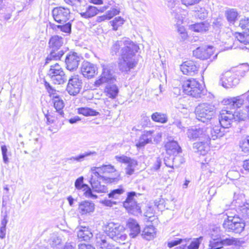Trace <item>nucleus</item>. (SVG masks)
I'll return each instance as SVG.
<instances>
[{"instance_id":"f257e3e1","label":"nucleus","mask_w":249,"mask_h":249,"mask_svg":"<svg viewBox=\"0 0 249 249\" xmlns=\"http://www.w3.org/2000/svg\"><path fill=\"white\" fill-rule=\"evenodd\" d=\"M139 46L128 38L114 41L110 48L112 55L120 56L119 59V70L123 72H128L136 67L137 61L135 59Z\"/></svg>"},{"instance_id":"f03ea898","label":"nucleus","mask_w":249,"mask_h":249,"mask_svg":"<svg viewBox=\"0 0 249 249\" xmlns=\"http://www.w3.org/2000/svg\"><path fill=\"white\" fill-rule=\"evenodd\" d=\"M95 169L96 171L93 173L98 179L104 180L109 183H117L121 179L120 173L111 164H103Z\"/></svg>"},{"instance_id":"7ed1b4c3","label":"nucleus","mask_w":249,"mask_h":249,"mask_svg":"<svg viewBox=\"0 0 249 249\" xmlns=\"http://www.w3.org/2000/svg\"><path fill=\"white\" fill-rule=\"evenodd\" d=\"M64 38L58 35L51 36L48 42V48L50 50V53L46 59V64L51 60H60L64 54V52L59 50L64 44Z\"/></svg>"},{"instance_id":"20e7f679","label":"nucleus","mask_w":249,"mask_h":249,"mask_svg":"<svg viewBox=\"0 0 249 249\" xmlns=\"http://www.w3.org/2000/svg\"><path fill=\"white\" fill-rule=\"evenodd\" d=\"M182 88L185 94L196 98H202L206 92L204 87L194 78L184 81Z\"/></svg>"},{"instance_id":"39448f33","label":"nucleus","mask_w":249,"mask_h":249,"mask_svg":"<svg viewBox=\"0 0 249 249\" xmlns=\"http://www.w3.org/2000/svg\"><path fill=\"white\" fill-rule=\"evenodd\" d=\"M107 235L113 240L122 243L125 241L127 237L125 233V228L122 225L114 222H110L106 226Z\"/></svg>"},{"instance_id":"423d86ee","label":"nucleus","mask_w":249,"mask_h":249,"mask_svg":"<svg viewBox=\"0 0 249 249\" xmlns=\"http://www.w3.org/2000/svg\"><path fill=\"white\" fill-rule=\"evenodd\" d=\"M214 113V106L208 103L199 104L195 109L196 119L203 123L212 119Z\"/></svg>"},{"instance_id":"0eeeda50","label":"nucleus","mask_w":249,"mask_h":249,"mask_svg":"<svg viewBox=\"0 0 249 249\" xmlns=\"http://www.w3.org/2000/svg\"><path fill=\"white\" fill-rule=\"evenodd\" d=\"M48 75L55 84H62L67 81L66 75L58 63L51 66Z\"/></svg>"},{"instance_id":"6e6552de","label":"nucleus","mask_w":249,"mask_h":249,"mask_svg":"<svg viewBox=\"0 0 249 249\" xmlns=\"http://www.w3.org/2000/svg\"><path fill=\"white\" fill-rule=\"evenodd\" d=\"M223 226L228 231L235 233H241L244 229L245 224L244 221L237 217H228L225 220Z\"/></svg>"},{"instance_id":"1a4fd4ad","label":"nucleus","mask_w":249,"mask_h":249,"mask_svg":"<svg viewBox=\"0 0 249 249\" xmlns=\"http://www.w3.org/2000/svg\"><path fill=\"white\" fill-rule=\"evenodd\" d=\"M102 72L100 78L95 82V85L99 87L101 85L115 83L116 79L113 75V71L109 64L102 65Z\"/></svg>"},{"instance_id":"9d476101","label":"nucleus","mask_w":249,"mask_h":249,"mask_svg":"<svg viewBox=\"0 0 249 249\" xmlns=\"http://www.w3.org/2000/svg\"><path fill=\"white\" fill-rule=\"evenodd\" d=\"M136 195L135 192L128 193L126 200L123 203L124 207L129 213L137 215L141 213V207L134 199Z\"/></svg>"},{"instance_id":"9b49d317","label":"nucleus","mask_w":249,"mask_h":249,"mask_svg":"<svg viewBox=\"0 0 249 249\" xmlns=\"http://www.w3.org/2000/svg\"><path fill=\"white\" fill-rule=\"evenodd\" d=\"M233 112L230 110L223 109L220 112L218 119L213 120V123L219 124L224 128H229L234 121Z\"/></svg>"},{"instance_id":"f8f14e48","label":"nucleus","mask_w":249,"mask_h":249,"mask_svg":"<svg viewBox=\"0 0 249 249\" xmlns=\"http://www.w3.org/2000/svg\"><path fill=\"white\" fill-rule=\"evenodd\" d=\"M82 82L78 75L71 76L68 81L66 90L71 95L75 96L79 93L82 88Z\"/></svg>"},{"instance_id":"ddd939ff","label":"nucleus","mask_w":249,"mask_h":249,"mask_svg":"<svg viewBox=\"0 0 249 249\" xmlns=\"http://www.w3.org/2000/svg\"><path fill=\"white\" fill-rule=\"evenodd\" d=\"M53 18L55 21L59 23H64L69 19L70 9L63 7H57L52 11Z\"/></svg>"},{"instance_id":"4468645a","label":"nucleus","mask_w":249,"mask_h":249,"mask_svg":"<svg viewBox=\"0 0 249 249\" xmlns=\"http://www.w3.org/2000/svg\"><path fill=\"white\" fill-rule=\"evenodd\" d=\"M220 81L223 87L229 89L236 86L239 82V79L237 74L227 71L223 75Z\"/></svg>"},{"instance_id":"2eb2a0df","label":"nucleus","mask_w":249,"mask_h":249,"mask_svg":"<svg viewBox=\"0 0 249 249\" xmlns=\"http://www.w3.org/2000/svg\"><path fill=\"white\" fill-rule=\"evenodd\" d=\"M81 72L84 77L88 79L93 77L98 73L97 66L88 61H84L81 67Z\"/></svg>"},{"instance_id":"dca6fc26","label":"nucleus","mask_w":249,"mask_h":249,"mask_svg":"<svg viewBox=\"0 0 249 249\" xmlns=\"http://www.w3.org/2000/svg\"><path fill=\"white\" fill-rule=\"evenodd\" d=\"M80 57L76 53H69L65 58L66 68L70 71H74L78 68Z\"/></svg>"},{"instance_id":"f3484780","label":"nucleus","mask_w":249,"mask_h":249,"mask_svg":"<svg viewBox=\"0 0 249 249\" xmlns=\"http://www.w3.org/2000/svg\"><path fill=\"white\" fill-rule=\"evenodd\" d=\"M190 140H196L198 139L199 141L209 137L205 133V127H191L188 128L186 133Z\"/></svg>"},{"instance_id":"a211bd4d","label":"nucleus","mask_w":249,"mask_h":249,"mask_svg":"<svg viewBox=\"0 0 249 249\" xmlns=\"http://www.w3.org/2000/svg\"><path fill=\"white\" fill-rule=\"evenodd\" d=\"M225 128L222 127L219 124H216L212 127H205V133L211 140H215L222 137L224 135Z\"/></svg>"},{"instance_id":"6ab92c4d","label":"nucleus","mask_w":249,"mask_h":249,"mask_svg":"<svg viewBox=\"0 0 249 249\" xmlns=\"http://www.w3.org/2000/svg\"><path fill=\"white\" fill-rule=\"evenodd\" d=\"M83 181L84 178L82 176L77 178L74 183L75 188L78 190H83L85 191L84 195L86 197L92 199L96 198L97 196L92 193L90 187L88 185L84 184Z\"/></svg>"},{"instance_id":"aec40b11","label":"nucleus","mask_w":249,"mask_h":249,"mask_svg":"<svg viewBox=\"0 0 249 249\" xmlns=\"http://www.w3.org/2000/svg\"><path fill=\"white\" fill-rule=\"evenodd\" d=\"M180 69L184 74L193 75L198 71V67L195 62L188 60L180 66Z\"/></svg>"},{"instance_id":"412c9836","label":"nucleus","mask_w":249,"mask_h":249,"mask_svg":"<svg viewBox=\"0 0 249 249\" xmlns=\"http://www.w3.org/2000/svg\"><path fill=\"white\" fill-rule=\"evenodd\" d=\"M210 143L209 137L195 142L193 144V148L195 152L199 153V154L205 155L209 150Z\"/></svg>"},{"instance_id":"4be33fe9","label":"nucleus","mask_w":249,"mask_h":249,"mask_svg":"<svg viewBox=\"0 0 249 249\" xmlns=\"http://www.w3.org/2000/svg\"><path fill=\"white\" fill-rule=\"evenodd\" d=\"M213 47H198L193 51V55L196 58L205 60L210 57L213 54Z\"/></svg>"},{"instance_id":"5701e85b","label":"nucleus","mask_w":249,"mask_h":249,"mask_svg":"<svg viewBox=\"0 0 249 249\" xmlns=\"http://www.w3.org/2000/svg\"><path fill=\"white\" fill-rule=\"evenodd\" d=\"M153 130L144 131L140 137L136 145L138 148L144 147L146 144L152 143Z\"/></svg>"},{"instance_id":"b1692460","label":"nucleus","mask_w":249,"mask_h":249,"mask_svg":"<svg viewBox=\"0 0 249 249\" xmlns=\"http://www.w3.org/2000/svg\"><path fill=\"white\" fill-rule=\"evenodd\" d=\"M126 226L129 230V236L131 238L136 237L141 231L140 226L137 221L132 218L128 219Z\"/></svg>"},{"instance_id":"393cba45","label":"nucleus","mask_w":249,"mask_h":249,"mask_svg":"<svg viewBox=\"0 0 249 249\" xmlns=\"http://www.w3.org/2000/svg\"><path fill=\"white\" fill-rule=\"evenodd\" d=\"M244 94L240 96H238L235 97H231L224 99L223 101L225 105H229L232 108L240 107L244 102Z\"/></svg>"},{"instance_id":"a878e982","label":"nucleus","mask_w":249,"mask_h":249,"mask_svg":"<svg viewBox=\"0 0 249 249\" xmlns=\"http://www.w3.org/2000/svg\"><path fill=\"white\" fill-rule=\"evenodd\" d=\"M108 8V6H105L100 9H98L96 7L92 6H89L86 9V12H82L80 15L82 17L86 18H92L96 15L99 12H103Z\"/></svg>"},{"instance_id":"bb28decb","label":"nucleus","mask_w":249,"mask_h":249,"mask_svg":"<svg viewBox=\"0 0 249 249\" xmlns=\"http://www.w3.org/2000/svg\"><path fill=\"white\" fill-rule=\"evenodd\" d=\"M239 13L235 8H228L225 12V16L230 25H234L237 20Z\"/></svg>"},{"instance_id":"cd10ccee","label":"nucleus","mask_w":249,"mask_h":249,"mask_svg":"<svg viewBox=\"0 0 249 249\" xmlns=\"http://www.w3.org/2000/svg\"><path fill=\"white\" fill-rule=\"evenodd\" d=\"M94 210V204L89 201H83L79 204L78 211L82 215L93 212Z\"/></svg>"},{"instance_id":"c85d7f7f","label":"nucleus","mask_w":249,"mask_h":249,"mask_svg":"<svg viewBox=\"0 0 249 249\" xmlns=\"http://www.w3.org/2000/svg\"><path fill=\"white\" fill-rule=\"evenodd\" d=\"M97 155V153L95 151H88L84 153H81L79 155L73 156L71 158H67V161H76L77 162H82L85 160H88V157H93Z\"/></svg>"},{"instance_id":"c756f323","label":"nucleus","mask_w":249,"mask_h":249,"mask_svg":"<svg viewBox=\"0 0 249 249\" xmlns=\"http://www.w3.org/2000/svg\"><path fill=\"white\" fill-rule=\"evenodd\" d=\"M165 147L168 153L170 154H178L180 152L181 148L177 142L172 140L171 138L166 142Z\"/></svg>"},{"instance_id":"7c9ffc66","label":"nucleus","mask_w":249,"mask_h":249,"mask_svg":"<svg viewBox=\"0 0 249 249\" xmlns=\"http://www.w3.org/2000/svg\"><path fill=\"white\" fill-rule=\"evenodd\" d=\"M168 0V5L169 7H171L172 11L171 14L173 17H174L176 19H178V22L179 23L181 22L182 20V16L180 14L181 12V9L178 7H175V2L177 1V0Z\"/></svg>"},{"instance_id":"2f4dec72","label":"nucleus","mask_w":249,"mask_h":249,"mask_svg":"<svg viewBox=\"0 0 249 249\" xmlns=\"http://www.w3.org/2000/svg\"><path fill=\"white\" fill-rule=\"evenodd\" d=\"M93 234L89 228L81 226L77 231V237L81 241L89 240Z\"/></svg>"},{"instance_id":"473e14b6","label":"nucleus","mask_w":249,"mask_h":249,"mask_svg":"<svg viewBox=\"0 0 249 249\" xmlns=\"http://www.w3.org/2000/svg\"><path fill=\"white\" fill-rule=\"evenodd\" d=\"M105 91L107 96L114 99L117 96L119 89L115 83L106 84Z\"/></svg>"},{"instance_id":"72a5a7b5","label":"nucleus","mask_w":249,"mask_h":249,"mask_svg":"<svg viewBox=\"0 0 249 249\" xmlns=\"http://www.w3.org/2000/svg\"><path fill=\"white\" fill-rule=\"evenodd\" d=\"M92 189L97 193H106L107 192V188L104 185H102L98 179L96 180L92 177L90 180Z\"/></svg>"},{"instance_id":"f704fd0d","label":"nucleus","mask_w":249,"mask_h":249,"mask_svg":"<svg viewBox=\"0 0 249 249\" xmlns=\"http://www.w3.org/2000/svg\"><path fill=\"white\" fill-rule=\"evenodd\" d=\"M52 101L54 107L62 117H64V112L62 109L64 107V103L61 98L58 95L53 96L52 98Z\"/></svg>"},{"instance_id":"c9c22d12","label":"nucleus","mask_w":249,"mask_h":249,"mask_svg":"<svg viewBox=\"0 0 249 249\" xmlns=\"http://www.w3.org/2000/svg\"><path fill=\"white\" fill-rule=\"evenodd\" d=\"M156 235V231L153 226L145 227L142 231V236L147 240L153 239Z\"/></svg>"},{"instance_id":"e433bc0d","label":"nucleus","mask_w":249,"mask_h":249,"mask_svg":"<svg viewBox=\"0 0 249 249\" xmlns=\"http://www.w3.org/2000/svg\"><path fill=\"white\" fill-rule=\"evenodd\" d=\"M209 24L206 22L197 23L192 25L191 29L196 32L204 33L208 31Z\"/></svg>"},{"instance_id":"4c0bfd02","label":"nucleus","mask_w":249,"mask_h":249,"mask_svg":"<svg viewBox=\"0 0 249 249\" xmlns=\"http://www.w3.org/2000/svg\"><path fill=\"white\" fill-rule=\"evenodd\" d=\"M151 118L154 122L160 123H165L168 121L166 114L160 112L154 113L151 115Z\"/></svg>"},{"instance_id":"58836bf2","label":"nucleus","mask_w":249,"mask_h":249,"mask_svg":"<svg viewBox=\"0 0 249 249\" xmlns=\"http://www.w3.org/2000/svg\"><path fill=\"white\" fill-rule=\"evenodd\" d=\"M78 113L86 116H97L99 113L96 110L89 107H81L78 108Z\"/></svg>"},{"instance_id":"ea45409f","label":"nucleus","mask_w":249,"mask_h":249,"mask_svg":"<svg viewBox=\"0 0 249 249\" xmlns=\"http://www.w3.org/2000/svg\"><path fill=\"white\" fill-rule=\"evenodd\" d=\"M51 26L52 27V28L54 30H57V29H60L61 31L66 33H70L71 32V24L70 22L66 23V24L63 25H55L53 24Z\"/></svg>"},{"instance_id":"a19ab883","label":"nucleus","mask_w":249,"mask_h":249,"mask_svg":"<svg viewBox=\"0 0 249 249\" xmlns=\"http://www.w3.org/2000/svg\"><path fill=\"white\" fill-rule=\"evenodd\" d=\"M235 37L240 43L244 45L249 44V33H236Z\"/></svg>"},{"instance_id":"79ce46f5","label":"nucleus","mask_w":249,"mask_h":249,"mask_svg":"<svg viewBox=\"0 0 249 249\" xmlns=\"http://www.w3.org/2000/svg\"><path fill=\"white\" fill-rule=\"evenodd\" d=\"M124 19L121 17L115 18L113 20L110 21V23L113 27V30L117 31L120 26H121L124 23Z\"/></svg>"},{"instance_id":"37998d69","label":"nucleus","mask_w":249,"mask_h":249,"mask_svg":"<svg viewBox=\"0 0 249 249\" xmlns=\"http://www.w3.org/2000/svg\"><path fill=\"white\" fill-rule=\"evenodd\" d=\"M233 114L234 116V121L240 122L242 121H245L248 119L247 113L244 112L243 110L234 111L233 112Z\"/></svg>"},{"instance_id":"c03bdc74","label":"nucleus","mask_w":249,"mask_h":249,"mask_svg":"<svg viewBox=\"0 0 249 249\" xmlns=\"http://www.w3.org/2000/svg\"><path fill=\"white\" fill-rule=\"evenodd\" d=\"M124 192V190L123 188L120 187L119 188L111 191L108 194V196L109 198L117 199L119 196L123 194Z\"/></svg>"},{"instance_id":"a18cd8bd","label":"nucleus","mask_w":249,"mask_h":249,"mask_svg":"<svg viewBox=\"0 0 249 249\" xmlns=\"http://www.w3.org/2000/svg\"><path fill=\"white\" fill-rule=\"evenodd\" d=\"M240 146L245 153L249 152V136L243 139L240 142Z\"/></svg>"},{"instance_id":"49530a36","label":"nucleus","mask_w":249,"mask_h":249,"mask_svg":"<svg viewBox=\"0 0 249 249\" xmlns=\"http://www.w3.org/2000/svg\"><path fill=\"white\" fill-rule=\"evenodd\" d=\"M221 241L223 246L224 245L230 246L232 245H238L239 244V240L233 237L221 239Z\"/></svg>"},{"instance_id":"de8ad7c7","label":"nucleus","mask_w":249,"mask_h":249,"mask_svg":"<svg viewBox=\"0 0 249 249\" xmlns=\"http://www.w3.org/2000/svg\"><path fill=\"white\" fill-rule=\"evenodd\" d=\"M49 242L51 247L54 248L61 243V239L56 234H53Z\"/></svg>"},{"instance_id":"09e8293b","label":"nucleus","mask_w":249,"mask_h":249,"mask_svg":"<svg viewBox=\"0 0 249 249\" xmlns=\"http://www.w3.org/2000/svg\"><path fill=\"white\" fill-rule=\"evenodd\" d=\"M209 246L210 248L209 249H220L223 247L221 240L216 241L215 239L210 241Z\"/></svg>"},{"instance_id":"8fccbe9b","label":"nucleus","mask_w":249,"mask_h":249,"mask_svg":"<svg viewBox=\"0 0 249 249\" xmlns=\"http://www.w3.org/2000/svg\"><path fill=\"white\" fill-rule=\"evenodd\" d=\"M171 160L173 162V164H174L175 167H178L185 162L184 158L179 155H176L175 157H172Z\"/></svg>"},{"instance_id":"3c124183","label":"nucleus","mask_w":249,"mask_h":249,"mask_svg":"<svg viewBox=\"0 0 249 249\" xmlns=\"http://www.w3.org/2000/svg\"><path fill=\"white\" fill-rule=\"evenodd\" d=\"M239 27L242 29L248 30L249 31V18L244 17L241 18L239 21Z\"/></svg>"},{"instance_id":"603ef678","label":"nucleus","mask_w":249,"mask_h":249,"mask_svg":"<svg viewBox=\"0 0 249 249\" xmlns=\"http://www.w3.org/2000/svg\"><path fill=\"white\" fill-rule=\"evenodd\" d=\"M165 200L163 198H159L154 201L155 206L160 211H162L165 208Z\"/></svg>"},{"instance_id":"864d4df0","label":"nucleus","mask_w":249,"mask_h":249,"mask_svg":"<svg viewBox=\"0 0 249 249\" xmlns=\"http://www.w3.org/2000/svg\"><path fill=\"white\" fill-rule=\"evenodd\" d=\"M1 153L2 155V159L3 162L5 163H8L9 162V159L7 156V152L8 149L7 148V147L5 145H3L1 146Z\"/></svg>"},{"instance_id":"5fc2aeb1","label":"nucleus","mask_w":249,"mask_h":249,"mask_svg":"<svg viewBox=\"0 0 249 249\" xmlns=\"http://www.w3.org/2000/svg\"><path fill=\"white\" fill-rule=\"evenodd\" d=\"M183 240L185 242H187L189 240V239L185 238L184 239H177L175 240L171 241L168 243V247L169 248H172L175 246H177L180 244Z\"/></svg>"},{"instance_id":"6e6d98bb","label":"nucleus","mask_w":249,"mask_h":249,"mask_svg":"<svg viewBox=\"0 0 249 249\" xmlns=\"http://www.w3.org/2000/svg\"><path fill=\"white\" fill-rule=\"evenodd\" d=\"M201 0H180L181 3L186 6H193L198 3Z\"/></svg>"},{"instance_id":"4d7b16f0","label":"nucleus","mask_w":249,"mask_h":249,"mask_svg":"<svg viewBox=\"0 0 249 249\" xmlns=\"http://www.w3.org/2000/svg\"><path fill=\"white\" fill-rule=\"evenodd\" d=\"M119 12L120 11L118 9L116 8H112L107 12L106 15L108 17V18L110 19L114 16L119 14Z\"/></svg>"},{"instance_id":"13d9d810","label":"nucleus","mask_w":249,"mask_h":249,"mask_svg":"<svg viewBox=\"0 0 249 249\" xmlns=\"http://www.w3.org/2000/svg\"><path fill=\"white\" fill-rule=\"evenodd\" d=\"M45 116L47 119L48 124H53L55 122V120L56 119V117L53 114H51L48 111L46 114H45Z\"/></svg>"},{"instance_id":"bf43d9fd","label":"nucleus","mask_w":249,"mask_h":249,"mask_svg":"<svg viewBox=\"0 0 249 249\" xmlns=\"http://www.w3.org/2000/svg\"><path fill=\"white\" fill-rule=\"evenodd\" d=\"M197 16L199 18L204 19L207 17V12L204 9L201 8L197 13Z\"/></svg>"},{"instance_id":"052dcab7","label":"nucleus","mask_w":249,"mask_h":249,"mask_svg":"<svg viewBox=\"0 0 249 249\" xmlns=\"http://www.w3.org/2000/svg\"><path fill=\"white\" fill-rule=\"evenodd\" d=\"M115 159L118 161L124 163H127L128 162V160H129V157L124 155L121 156H116Z\"/></svg>"},{"instance_id":"680f3d73","label":"nucleus","mask_w":249,"mask_h":249,"mask_svg":"<svg viewBox=\"0 0 249 249\" xmlns=\"http://www.w3.org/2000/svg\"><path fill=\"white\" fill-rule=\"evenodd\" d=\"M241 210L244 214L249 217V203H246L241 206Z\"/></svg>"},{"instance_id":"e2e57ef3","label":"nucleus","mask_w":249,"mask_h":249,"mask_svg":"<svg viewBox=\"0 0 249 249\" xmlns=\"http://www.w3.org/2000/svg\"><path fill=\"white\" fill-rule=\"evenodd\" d=\"M161 164V160L160 158H157L156 160L152 166L153 169L156 171L160 169Z\"/></svg>"},{"instance_id":"0e129e2a","label":"nucleus","mask_w":249,"mask_h":249,"mask_svg":"<svg viewBox=\"0 0 249 249\" xmlns=\"http://www.w3.org/2000/svg\"><path fill=\"white\" fill-rule=\"evenodd\" d=\"M64 1L66 3L72 6L80 4L82 2V0H64Z\"/></svg>"},{"instance_id":"69168bd1","label":"nucleus","mask_w":249,"mask_h":249,"mask_svg":"<svg viewBox=\"0 0 249 249\" xmlns=\"http://www.w3.org/2000/svg\"><path fill=\"white\" fill-rule=\"evenodd\" d=\"M150 119L148 117L144 115L142 117L141 124L142 126H147L150 124Z\"/></svg>"},{"instance_id":"338daca9","label":"nucleus","mask_w":249,"mask_h":249,"mask_svg":"<svg viewBox=\"0 0 249 249\" xmlns=\"http://www.w3.org/2000/svg\"><path fill=\"white\" fill-rule=\"evenodd\" d=\"M200 243L197 241H193L188 246V249H198Z\"/></svg>"},{"instance_id":"774afa93","label":"nucleus","mask_w":249,"mask_h":249,"mask_svg":"<svg viewBox=\"0 0 249 249\" xmlns=\"http://www.w3.org/2000/svg\"><path fill=\"white\" fill-rule=\"evenodd\" d=\"M79 249H95V248L89 244H81L79 245Z\"/></svg>"}]
</instances>
